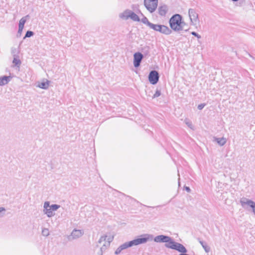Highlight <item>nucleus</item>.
Returning a JSON list of instances; mask_svg holds the SVG:
<instances>
[{
	"label": "nucleus",
	"instance_id": "nucleus-29",
	"mask_svg": "<svg viewBox=\"0 0 255 255\" xmlns=\"http://www.w3.org/2000/svg\"><path fill=\"white\" fill-rule=\"evenodd\" d=\"M6 210L4 207H0V218L2 217L4 215Z\"/></svg>",
	"mask_w": 255,
	"mask_h": 255
},
{
	"label": "nucleus",
	"instance_id": "nucleus-23",
	"mask_svg": "<svg viewBox=\"0 0 255 255\" xmlns=\"http://www.w3.org/2000/svg\"><path fill=\"white\" fill-rule=\"evenodd\" d=\"M130 14V18L131 19H132L133 21H140V19H139V17L134 12H133V11H132L131 10Z\"/></svg>",
	"mask_w": 255,
	"mask_h": 255
},
{
	"label": "nucleus",
	"instance_id": "nucleus-1",
	"mask_svg": "<svg viewBox=\"0 0 255 255\" xmlns=\"http://www.w3.org/2000/svg\"><path fill=\"white\" fill-rule=\"evenodd\" d=\"M140 237L141 238H137L132 241L126 242L121 245L117 249L115 254L116 255H119L122 252V251L124 250L134 246H137L140 244H145L148 241H151L153 238L152 235L148 234H143Z\"/></svg>",
	"mask_w": 255,
	"mask_h": 255
},
{
	"label": "nucleus",
	"instance_id": "nucleus-18",
	"mask_svg": "<svg viewBox=\"0 0 255 255\" xmlns=\"http://www.w3.org/2000/svg\"><path fill=\"white\" fill-rule=\"evenodd\" d=\"M199 243L201 244L203 248L204 249L206 253H209L210 251V248L207 245V244L201 241L200 239H198Z\"/></svg>",
	"mask_w": 255,
	"mask_h": 255
},
{
	"label": "nucleus",
	"instance_id": "nucleus-2",
	"mask_svg": "<svg viewBox=\"0 0 255 255\" xmlns=\"http://www.w3.org/2000/svg\"><path fill=\"white\" fill-rule=\"evenodd\" d=\"M171 28L175 31H179L183 29L185 23L182 21V16L179 14L173 15L169 19Z\"/></svg>",
	"mask_w": 255,
	"mask_h": 255
},
{
	"label": "nucleus",
	"instance_id": "nucleus-35",
	"mask_svg": "<svg viewBox=\"0 0 255 255\" xmlns=\"http://www.w3.org/2000/svg\"><path fill=\"white\" fill-rule=\"evenodd\" d=\"M252 212H253V213L254 214V215H255V207L254 208V209L252 210Z\"/></svg>",
	"mask_w": 255,
	"mask_h": 255
},
{
	"label": "nucleus",
	"instance_id": "nucleus-19",
	"mask_svg": "<svg viewBox=\"0 0 255 255\" xmlns=\"http://www.w3.org/2000/svg\"><path fill=\"white\" fill-rule=\"evenodd\" d=\"M20 50L19 47L18 48L12 47L11 48V54L13 57H16L19 56Z\"/></svg>",
	"mask_w": 255,
	"mask_h": 255
},
{
	"label": "nucleus",
	"instance_id": "nucleus-16",
	"mask_svg": "<svg viewBox=\"0 0 255 255\" xmlns=\"http://www.w3.org/2000/svg\"><path fill=\"white\" fill-rule=\"evenodd\" d=\"M168 7L166 5H163L158 7V13L161 16H165L167 12Z\"/></svg>",
	"mask_w": 255,
	"mask_h": 255
},
{
	"label": "nucleus",
	"instance_id": "nucleus-20",
	"mask_svg": "<svg viewBox=\"0 0 255 255\" xmlns=\"http://www.w3.org/2000/svg\"><path fill=\"white\" fill-rule=\"evenodd\" d=\"M215 140L220 145V146H223L227 142V140L224 137L221 138H215Z\"/></svg>",
	"mask_w": 255,
	"mask_h": 255
},
{
	"label": "nucleus",
	"instance_id": "nucleus-4",
	"mask_svg": "<svg viewBox=\"0 0 255 255\" xmlns=\"http://www.w3.org/2000/svg\"><path fill=\"white\" fill-rule=\"evenodd\" d=\"M169 240H168L165 244V247L166 248L175 250L182 253H187V250L183 245L179 243L175 242L170 237H169Z\"/></svg>",
	"mask_w": 255,
	"mask_h": 255
},
{
	"label": "nucleus",
	"instance_id": "nucleus-13",
	"mask_svg": "<svg viewBox=\"0 0 255 255\" xmlns=\"http://www.w3.org/2000/svg\"><path fill=\"white\" fill-rule=\"evenodd\" d=\"M156 243H165L169 240V236L161 235L156 236L155 237L152 238V240Z\"/></svg>",
	"mask_w": 255,
	"mask_h": 255
},
{
	"label": "nucleus",
	"instance_id": "nucleus-6",
	"mask_svg": "<svg viewBox=\"0 0 255 255\" xmlns=\"http://www.w3.org/2000/svg\"><path fill=\"white\" fill-rule=\"evenodd\" d=\"M144 5L150 13L154 12L158 5V0H144Z\"/></svg>",
	"mask_w": 255,
	"mask_h": 255
},
{
	"label": "nucleus",
	"instance_id": "nucleus-33",
	"mask_svg": "<svg viewBox=\"0 0 255 255\" xmlns=\"http://www.w3.org/2000/svg\"><path fill=\"white\" fill-rule=\"evenodd\" d=\"M184 188L187 191V192H190L191 189L189 187L185 186Z\"/></svg>",
	"mask_w": 255,
	"mask_h": 255
},
{
	"label": "nucleus",
	"instance_id": "nucleus-7",
	"mask_svg": "<svg viewBox=\"0 0 255 255\" xmlns=\"http://www.w3.org/2000/svg\"><path fill=\"white\" fill-rule=\"evenodd\" d=\"M240 203L242 206L247 210H249V208L252 210L255 207V202L247 198L243 197L240 199Z\"/></svg>",
	"mask_w": 255,
	"mask_h": 255
},
{
	"label": "nucleus",
	"instance_id": "nucleus-22",
	"mask_svg": "<svg viewBox=\"0 0 255 255\" xmlns=\"http://www.w3.org/2000/svg\"><path fill=\"white\" fill-rule=\"evenodd\" d=\"M37 87L43 89H47L49 87V81L41 82L38 84Z\"/></svg>",
	"mask_w": 255,
	"mask_h": 255
},
{
	"label": "nucleus",
	"instance_id": "nucleus-31",
	"mask_svg": "<svg viewBox=\"0 0 255 255\" xmlns=\"http://www.w3.org/2000/svg\"><path fill=\"white\" fill-rule=\"evenodd\" d=\"M191 34L196 36V37H197V38L198 39H200L201 38V35H200L199 34H198L197 33H196V32H194V31H192L191 32Z\"/></svg>",
	"mask_w": 255,
	"mask_h": 255
},
{
	"label": "nucleus",
	"instance_id": "nucleus-27",
	"mask_svg": "<svg viewBox=\"0 0 255 255\" xmlns=\"http://www.w3.org/2000/svg\"><path fill=\"white\" fill-rule=\"evenodd\" d=\"M160 95H161L160 91L157 89L155 93L152 97V99L157 98V97H159Z\"/></svg>",
	"mask_w": 255,
	"mask_h": 255
},
{
	"label": "nucleus",
	"instance_id": "nucleus-12",
	"mask_svg": "<svg viewBox=\"0 0 255 255\" xmlns=\"http://www.w3.org/2000/svg\"><path fill=\"white\" fill-rule=\"evenodd\" d=\"M143 58V55L140 52H136L133 55V65L135 67L139 66L142 59Z\"/></svg>",
	"mask_w": 255,
	"mask_h": 255
},
{
	"label": "nucleus",
	"instance_id": "nucleus-21",
	"mask_svg": "<svg viewBox=\"0 0 255 255\" xmlns=\"http://www.w3.org/2000/svg\"><path fill=\"white\" fill-rule=\"evenodd\" d=\"M13 57V61H12L13 64L14 66L19 67L20 66V65H21V61L19 59V56H16V57Z\"/></svg>",
	"mask_w": 255,
	"mask_h": 255
},
{
	"label": "nucleus",
	"instance_id": "nucleus-24",
	"mask_svg": "<svg viewBox=\"0 0 255 255\" xmlns=\"http://www.w3.org/2000/svg\"><path fill=\"white\" fill-rule=\"evenodd\" d=\"M141 21L144 24H146L148 27H150V26L152 24V23L148 21V19L146 17H144L143 18H142Z\"/></svg>",
	"mask_w": 255,
	"mask_h": 255
},
{
	"label": "nucleus",
	"instance_id": "nucleus-15",
	"mask_svg": "<svg viewBox=\"0 0 255 255\" xmlns=\"http://www.w3.org/2000/svg\"><path fill=\"white\" fill-rule=\"evenodd\" d=\"M130 10L127 9L125 10L123 12L120 13L119 16L121 18L123 19L127 20L129 18H130Z\"/></svg>",
	"mask_w": 255,
	"mask_h": 255
},
{
	"label": "nucleus",
	"instance_id": "nucleus-38",
	"mask_svg": "<svg viewBox=\"0 0 255 255\" xmlns=\"http://www.w3.org/2000/svg\"><path fill=\"white\" fill-rule=\"evenodd\" d=\"M180 182H179V181H178V185L180 186Z\"/></svg>",
	"mask_w": 255,
	"mask_h": 255
},
{
	"label": "nucleus",
	"instance_id": "nucleus-5",
	"mask_svg": "<svg viewBox=\"0 0 255 255\" xmlns=\"http://www.w3.org/2000/svg\"><path fill=\"white\" fill-rule=\"evenodd\" d=\"M151 29L155 31L160 32L161 33L168 35L171 33V30L169 29L167 26L160 24H155L152 23L149 27Z\"/></svg>",
	"mask_w": 255,
	"mask_h": 255
},
{
	"label": "nucleus",
	"instance_id": "nucleus-9",
	"mask_svg": "<svg viewBox=\"0 0 255 255\" xmlns=\"http://www.w3.org/2000/svg\"><path fill=\"white\" fill-rule=\"evenodd\" d=\"M84 235V231L82 230L74 229L72 231L70 235L68 236L67 238L69 241L76 240L82 237Z\"/></svg>",
	"mask_w": 255,
	"mask_h": 255
},
{
	"label": "nucleus",
	"instance_id": "nucleus-37",
	"mask_svg": "<svg viewBox=\"0 0 255 255\" xmlns=\"http://www.w3.org/2000/svg\"><path fill=\"white\" fill-rule=\"evenodd\" d=\"M233 1H238L239 0H232Z\"/></svg>",
	"mask_w": 255,
	"mask_h": 255
},
{
	"label": "nucleus",
	"instance_id": "nucleus-32",
	"mask_svg": "<svg viewBox=\"0 0 255 255\" xmlns=\"http://www.w3.org/2000/svg\"><path fill=\"white\" fill-rule=\"evenodd\" d=\"M204 106H205V104H200L198 106V109L199 110H202L204 107Z\"/></svg>",
	"mask_w": 255,
	"mask_h": 255
},
{
	"label": "nucleus",
	"instance_id": "nucleus-30",
	"mask_svg": "<svg viewBox=\"0 0 255 255\" xmlns=\"http://www.w3.org/2000/svg\"><path fill=\"white\" fill-rule=\"evenodd\" d=\"M185 124L191 128H192V123L189 121L188 120H185Z\"/></svg>",
	"mask_w": 255,
	"mask_h": 255
},
{
	"label": "nucleus",
	"instance_id": "nucleus-34",
	"mask_svg": "<svg viewBox=\"0 0 255 255\" xmlns=\"http://www.w3.org/2000/svg\"><path fill=\"white\" fill-rule=\"evenodd\" d=\"M23 28H18V33L21 34Z\"/></svg>",
	"mask_w": 255,
	"mask_h": 255
},
{
	"label": "nucleus",
	"instance_id": "nucleus-14",
	"mask_svg": "<svg viewBox=\"0 0 255 255\" xmlns=\"http://www.w3.org/2000/svg\"><path fill=\"white\" fill-rule=\"evenodd\" d=\"M11 79V76H3L0 77V86L6 85Z\"/></svg>",
	"mask_w": 255,
	"mask_h": 255
},
{
	"label": "nucleus",
	"instance_id": "nucleus-26",
	"mask_svg": "<svg viewBox=\"0 0 255 255\" xmlns=\"http://www.w3.org/2000/svg\"><path fill=\"white\" fill-rule=\"evenodd\" d=\"M50 206L51 208V210H53V211H56L60 207V205L57 204H52L51 205H50Z\"/></svg>",
	"mask_w": 255,
	"mask_h": 255
},
{
	"label": "nucleus",
	"instance_id": "nucleus-25",
	"mask_svg": "<svg viewBox=\"0 0 255 255\" xmlns=\"http://www.w3.org/2000/svg\"><path fill=\"white\" fill-rule=\"evenodd\" d=\"M42 235L45 237L48 236L49 235V232L48 229L47 228L43 229L42 231Z\"/></svg>",
	"mask_w": 255,
	"mask_h": 255
},
{
	"label": "nucleus",
	"instance_id": "nucleus-10",
	"mask_svg": "<svg viewBox=\"0 0 255 255\" xmlns=\"http://www.w3.org/2000/svg\"><path fill=\"white\" fill-rule=\"evenodd\" d=\"M43 212L44 214L46 215L48 217H52L55 215V213L50 206V203L46 201L44 203Z\"/></svg>",
	"mask_w": 255,
	"mask_h": 255
},
{
	"label": "nucleus",
	"instance_id": "nucleus-3",
	"mask_svg": "<svg viewBox=\"0 0 255 255\" xmlns=\"http://www.w3.org/2000/svg\"><path fill=\"white\" fill-rule=\"evenodd\" d=\"M114 239V236L110 235H105L100 238L98 243L101 245L99 255H103L104 253L109 248L111 243Z\"/></svg>",
	"mask_w": 255,
	"mask_h": 255
},
{
	"label": "nucleus",
	"instance_id": "nucleus-11",
	"mask_svg": "<svg viewBox=\"0 0 255 255\" xmlns=\"http://www.w3.org/2000/svg\"><path fill=\"white\" fill-rule=\"evenodd\" d=\"M148 80L151 84H156L159 80L158 73L155 70L151 71L148 75Z\"/></svg>",
	"mask_w": 255,
	"mask_h": 255
},
{
	"label": "nucleus",
	"instance_id": "nucleus-36",
	"mask_svg": "<svg viewBox=\"0 0 255 255\" xmlns=\"http://www.w3.org/2000/svg\"><path fill=\"white\" fill-rule=\"evenodd\" d=\"M150 92H149V93H146V94H147V96H151V94H150Z\"/></svg>",
	"mask_w": 255,
	"mask_h": 255
},
{
	"label": "nucleus",
	"instance_id": "nucleus-17",
	"mask_svg": "<svg viewBox=\"0 0 255 255\" xmlns=\"http://www.w3.org/2000/svg\"><path fill=\"white\" fill-rule=\"evenodd\" d=\"M29 17V15H27L25 16L22 17L20 19L19 22L18 28H24V24L26 22L27 19Z\"/></svg>",
	"mask_w": 255,
	"mask_h": 255
},
{
	"label": "nucleus",
	"instance_id": "nucleus-8",
	"mask_svg": "<svg viewBox=\"0 0 255 255\" xmlns=\"http://www.w3.org/2000/svg\"><path fill=\"white\" fill-rule=\"evenodd\" d=\"M189 16L190 19V24L195 25L199 22L198 14L196 12L195 10L190 8L188 10Z\"/></svg>",
	"mask_w": 255,
	"mask_h": 255
},
{
	"label": "nucleus",
	"instance_id": "nucleus-28",
	"mask_svg": "<svg viewBox=\"0 0 255 255\" xmlns=\"http://www.w3.org/2000/svg\"><path fill=\"white\" fill-rule=\"evenodd\" d=\"M34 34V33L31 31H27L25 35V36L24 37V39L26 37H30L32 36H33Z\"/></svg>",
	"mask_w": 255,
	"mask_h": 255
}]
</instances>
